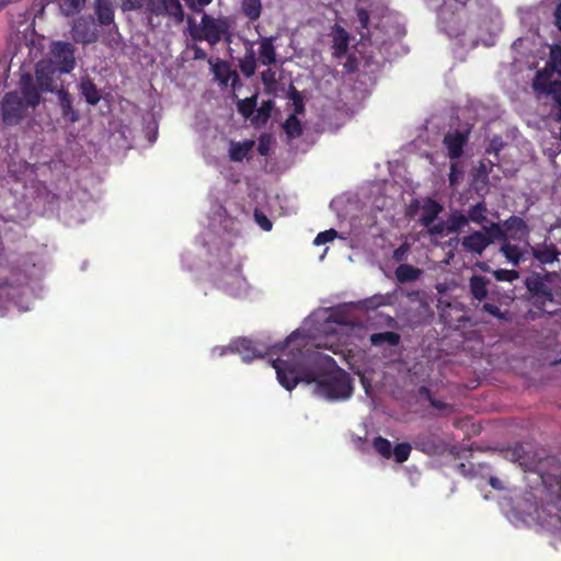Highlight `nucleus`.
I'll return each mask as SVG.
<instances>
[{
  "instance_id": "obj_1",
  "label": "nucleus",
  "mask_w": 561,
  "mask_h": 561,
  "mask_svg": "<svg viewBox=\"0 0 561 561\" xmlns=\"http://www.w3.org/2000/svg\"><path fill=\"white\" fill-rule=\"evenodd\" d=\"M20 91L4 94L1 101L2 121L8 126L19 125L42 101L31 73H23L20 79Z\"/></svg>"
},
{
  "instance_id": "obj_2",
  "label": "nucleus",
  "mask_w": 561,
  "mask_h": 561,
  "mask_svg": "<svg viewBox=\"0 0 561 561\" xmlns=\"http://www.w3.org/2000/svg\"><path fill=\"white\" fill-rule=\"evenodd\" d=\"M272 366L276 370L279 385L288 391H291L300 381L307 383L316 381L312 374L304 371L305 355L300 348L293 350L286 359L273 360Z\"/></svg>"
},
{
  "instance_id": "obj_3",
  "label": "nucleus",
  "mask_w": 561,
  "mask_h": 561,
  "mask_svg": "<svg viewBox=\"0 0 561 561\" xmlns=\"http://www.w3.org/2000/svg\"><path fill=\"white\" fill-rule=\"evenodd\" d=\"M556 277L557 273L531 272L524 280L529 302L538 310L549 314L554 312V310H548V306L554 304L551 283Z\"/></svg>"
},
{
  "instance_id": "obj_4",
  "label": "nucleus",
  "mask_w": 561,
  "mask_h": 561,
  "mask_svg": "<svg viewBox=\"0 0 561 561\" xmlns=\"http://www.w3.org/2000/svg\"><path fill=\"white\" fill-rule=\"evenodd\" d=\"M188 33L194 41H206L209 45L215 46L225 35L230 37L229 24L222 19L204 13L201 25L196 24L194 18H187ZM227 41H230L227 38Z\"/></svg>"
},
{
  "instance_id": "obj_5",
  "label": "nucleus",
  "mask_w": 561,
  "mask_h": 561,
  "mask_svg": "<svg viewBox=\"0 0 561 561\" xmlns=\"http://www.w3.org/2000/svg\"><path fill=\"white\" fill-rule=\"evenodd\" d=\"M317 392L329 400H345L353 393L350 375L339 369L317 380Z\"/></svg>"
},
{
  "instance_id": "obj_6",
  "label": "nucleus",
  "mask_w": 561,
  "mask_h": 561,
  "mask_svg": "<svg viewBox=\"0 0 561 561\" xmlns=\"http://www.w3.org/2000/svg\"><path fill=\"white\" fill-rule=\"evenodd\" d=\"M297 336L298 331H294L283 343L275 344L272 347H267L262 343H256L247 337H240L233 341L229 348L231 352L240 354L244 362H251L254 358L263 357L270 350L284 351Z\"/></svg>"
},
{
  "instance_id": "obj_7",
  "label": "nucleus",
  "mask_w": 561,
  "mask_h": 561,
  "mask_svg": "<svg viewBox=\"0 0 561 561\" xmlns=\"http://www.w3.org/2000/svg\"><path fill=\"white\" fill-rule=\"evenodd\" d=\"M51 66L58 70V73H70L76 68V48L69 42H53L49 49L48 59Z\"/></svg>"
},
{
  "instance_id": "obj_8",
  "label": "nucleus",
  "mask_w": 561,
  "mask_h": 561,
  "mask_svg": "<svg viewBox=\"0 0 561 561\" xmlns=\"http://www.w3.org/2000/svg\"><path fill=\"white\" fill-rule=\"evenodd\" d=\"M146 14L151 23L152 16L171 19L175 24H182L185 19L180 0H146Z\"/></svg>"
},
{
  "instance_id": "obj_9",
  "label": "nucleus",
  "mask_w": 561,
  "mask_h": 561,
  "mask_svg": "<svg viewBox=\"0 0 561 561\" xmlns=\"http://www.w3.org/2000/svg\"><path fill=\"white\" fill-rule=\"evenodd\" d=\"M414 446L417 450L428 456L443 455L448 449V444L445 439L432 430L420 433L415 437Z\"/></svg>"
},
{
  "instance_id": "obj_10",
  "label": "nucleus",
  "mask_w": 561,
  "mask_h": 561,
  "mask_svg": "<svg viewBox=\"0 0 561 561\" xmlns=\"http://www.w3.org/2000/svg\"><path fill=\"white\" fill-rule=\"evenodd\" d=\"M56 73H58V70L55 69L50 62H46L45 60L37 62L34 82L39 94L41 92L57 93L59 89H57Z\"/></svg>"
},
{
  "instance_id": "obj_11",
  "label": "nucleus",
  "mask_w": 561,
  "mask_h": 561,
  "mask_svg": "<svg viewBox=\"0 0 561 561\" xmlns=\"http://www.w3.org/2000/svg\"><path fill=\"white\" fill-rule=\"evenodd\" d=\"M220 287L232 297L240 296L247 288V279L242 275V266L237 264L231 271H224L220 275Z\"/></svg>"
},
{
  "instance_id": "obj_12",
  "label": "nucleus",
  "mask_w": 561,
  "mask_h": 561,
  "mask_svg": "<svg viewBox=\"0 0 561 561\" xmlns=\"http://www.w3.org/2000/svg\"><path fill=\"white\" fill-rule=\"evenodd\" d=\"M469 140V130H449L443 139L447 149L448 157L453 160L459 159L463 154V147Z\"/></svg>"
},
{
  "instance_id": "obj_13",
  "label": "nucleus",
  "mask_w": 561,
  "mask_h": 561,
  "mask_svg": "<svg viewBox=\"0 0 561 561\" xmlns=\"http://www.w3.org/2000/svg\"><path fill=\"white\" fill-rule=\"evenodd\" d=\"M72 38L77 43L91 44L98 39L96 28L91 19L79 18L71 28Z\"/></svg>"
},
{
  "instance_id": "obj_14",
  "label": "nucleus",
  "mask_w": 561,
  "mask_h": 561,
  "mask_svg": "<svg viewBox=\"0 0 561 561\" xmlns=\"http://www.w3.org/2000/svg\"><path fill=\"white\" fill-rule=\"evenodd\" d=\"M503 227L508 234V239L523 241L529 238L530 228L522 217L515 215L508 217L503 221Z\"/></svg>"
},
{
  "instance_id": "obj_15",
  "label": "nucleus",
  "mask_w": 561,
  "mask_h": 561,
  "mask_svg": "<svg viewBox=\"0 0 561 561\" xmlns=\"http://www.w3.org/2000/svg\"><path fill=\"white\" fill-rule=\"evenodd\" d=\"M489 245H491V241L480 230H476L461 239L462 249L471 254L482 255Z\"/></svg>"
},
{
  "instance_id": "obj_16",
  "label": "nucleus",
  "mask_w": 561,
  "mask_h": 561,
  "mask_svg": "<svg viewBox=\"0 0 561 561\" xmlns=\"http://www.w3.org/2000/svg\"><path fill=\"white\" fill-rule=\"evenodd\" d=\"M527 245L534 259L542 265L551 264L559 260L560 252L554 243L543 242L534 247L527 243Z\"/></svg>"
},
{
  "instance_id": "obj_17",
  "label": "nucleus",
  "mask_w": 561,
  "mask_h": 561,
  "mask_svg": "<svg viewBox=\"0 0 561 561\" xmlns=\"http://www.w3.org/2000/svg\"><path fill=\"white\" fill-rule=\"evenodd\" d=\"M57 96L64 119L71 124L78 122L80 119V113L73 107L70 93L64 87H61L57 91Z\"/></svg>"
},
{
  "instance_id": "obj_18",
  "label": "nucleus",
  "mask_w": 561,
  "mask_h": 561,
  "mask_svg": "<svg viewBox=\"0 0 561 561\" xmlns=\"http://www.w3.org/2000/svg\"><path fill=\"white\" fill-rule=\"evenodd\" d=\"M94 12L100 25L107 26L114 23L115 11L113 0H95Z\"/></svg>"
},
{
  "instance_id": "obj_19",
  "label": "nucleus",
  "mask_w": 561,
  "mask_h": 561,
  "mask_svg": "<svg viewBox=\"0 0 561 561\" xmlns=\"http://www.w3.org/2000/svg\"><path fill=\"white\" fill-rule=\"evenodd\" d=\"M442 211L443 206L436 199L426 198L422 205L421 225L430 227Z\"/></svg>"
},
{
  "instance_id": "obj_20",
  "label": "nucleus",
  "mask_w": 561,
  "mask_h": 561,
  "mask_svg": "<svg viewBox=\"0 0 561 561\" xmlns=\"http://www.w3.org/2000/svg\"><path fill=\"white\" fill-rule=\"evenodd\" d=\"M276 37L275 36H268L263 37L260 41V48H259V59L262 65L264 66H271L276 62V48L274 45Z\"/></svg>"
},
{
  "instance_id": "obj_21",
  "label": "nucleus",
  "mask_w": 561,
  "mask_h": 561,
  "mask_svg": "<svg viewBox=\"0 0 561 561\" xmlns=\"http://www.w3.org/2000/svg\"><path fill=\"white\" fill-rule=\"evenodd\" d=\"M79 91L88 104L96 105L101 100V92L93 80L85 76L79 82Z\"/></svg>"
},
{
  "instance_id": "obj_22",
  "label": "nucleus",
  "mask_w": 561,
  "mask_h": 561,
  "mask_svg": "<svg viewBox=\"0 0 561 561\" xmlns=\"http://www.w3.org/2000/svg\"><path fill=\"white\" fill-rule=\"evenodd\" d=\"M438 18L440 23L444 25V30L449 35H458L461 31L460 19L455 16L454 12L449 10L447 4L439 10Z\"/></svg>"
},
{
  "instance_id": "obj_23",
  "label": "nucleus",
  "mask_w": 561,
  "mask_h": 561,
  "mask_svg": "<svg viewBox=\"0 0 561 561\" xmlns=\"http://www.w3.org/2000/svg\"><path fill=\"white\" fill-rule=\"evenodd\" d=\"M214 73L217 79L225 85L231 81V87L236 88L240 83V77L236 70H232L226 61L218 62L214 66Z\"/></svg>"
},
{
  "instance_id": "obj_24",
  "label": "nucleus",
  "mask_w": 561,
  "mask_h": 561,
  "mask_svg": "<svg viewBox=\"0 0 561 561\" xmlns=\"http://www.w3.org/2000/svg\"><path fill=\"white\" fill-rule=\"evenodd\" d=\"M489 279L481 275H473L469 279V290L473 299L482 301L488 297Z\"/></svg>"
},
{
  "instance_id": "obj_25",
  "label": "nucleus",
  "mask_w": 561,
  "mask_h": 561,
  "mask_svg": "<svg viewBox=\"0 0 561 561\" xmlns=\"http://www.w3.org/2000/svg\"><path fill=\"white\" fill-rule=\"evenodd\" d=\"M350 36L348 33L340 25H335V34L333 37L334 57L341 58L348 50Z\"/></svg>"
},
{
  "instance_id": "obj_26",
  "label": "nucleus",
  "mask_w": 561,
  "mask_h": 561,
  "mask_svg": "<svg viewBox=\"0 0 561 561\" xmlns=\"http://www.w3.org/2000/svg\"><path fill=\"white\" fill-rule=\"evenodd\" d=\"M553 71H551L548 67H545L541 70H538L533 79L531 87L534 91L539 95L543 93L549 84H552L554 80H551Z\"/></svg>"
},
{
  "instance_id": "obj_27",
  "label": "nucleus",
  "mask_w": 561,
  "mask_h": 561,
  "mask_svg": "<svg viewBox=\"0 0 561 561\" xmlns=\"http://www.w3.org/2000/svg\"><path fill=\"white\" fill-rule=\"evenodd\" d=\"M488 206L484 201L478 202L471 205L467 211V218L469 222H473L483 226L488 221Z\"/></svg>"
},
{
  "instance_id": "obj_28",
  "label": "nucleus",
  "mask_w": 561,
  "mask_h": 561,
  "mask_svg": "<svg viewBox=\"0 0 561 561\" xmlns=\"http://www.w3.org/2000/svg\"><path fill=\"white\" fill-rule=\"evenodd\" d=\"M369 341L374 346H381L383 344H388L390 346H398L401 342V336L397 332L385 331L373 333L369 337Z\"/></svg>"
},
{
  "instance_id": "obj_29",
  "label": "nucleus",
  "mask_w": 561,
  "mask_h": 561,
  "mask_svg": "<svg viewBox=\"0 0 561 561\" xmlns=\"http://www.w3.org/2000/svg\"><path fill=\"white\" fill-rule=\"evenodd\" d=\"M480 231H482L484 237L491 241V244L495 241L504 242L508 240V234L503 227V222H491L489 226L483 225Z\"/></svg>"
},
{
  "instance_id": "obj_30",
  "label": "nucleus",
  "mask_w": 561,
  "mask_h": 561,
  "mask_svg": "<svg viewBox=\"0 0 561 561\" xmlns=\"http://www.w3.org/2000/svg\"><path fill=\"white\" fill-rule=\"evenodd\" d=\"M421 274L422 271L419 267L410 264H400L394 271L397 280L402 284L416 280Z\"/></svg>"
},
{
  "instance_id": "obj_31",
  "label": "nucleus",
  "mask_w": 561,
  "mask_h": 561,
  "mask_svg": "<svg viewBox=\"0 0 561 561\" xmlns=\"http://www.w3.org/2000/svg\"><path fill=\"white\" fill-rule=\"evenodd\" d=\"M254 146L253 140H244L242 142H231L229 157L234 162H241Z\"/></svg>"
},
{
  "instance_id": "obj_32",
  "label": "nucleus",
  "mask_w": 561,
  "mask_h": 561,
  "mask_svg": "<svg viewBox=\"0 0 561 561\" xmlns=\"http://www.w3.org/2000/svg\"><path fill=\"white\" fill-rule=\"evenodd\" d=\"M500 252L514 266H518L519 263L524 260L523 251L519 249V247L516 244H512L511 242H508V240L503 242V244L500 248Z\"/></svg>"
},
{
  "instance_id": "obj_33",
  "label": "nucleus",
  "mask_w": 561,
  "mask_h": 561,
  "mask_svg": "<svg viewBox=\"0 0 561 561\" xmlns=\"http://www.w3.org/2000/svg\"><path fill=\"white\" fill-rule=\"evenodd\" d=\"M239 68L247 78L254 76L256 70V58L252 47H250L244 57L239 60Z\"/></svg>"
},
{
  "instance_id": "obj_34",
  "label": "nucleus",
  "mask_w": 561,
  "mask_h": 561,
  "mask_svg": "<svg viewBox=\"0 0 561 561\" xmlns=\"http://www.w3.org/2000/svg\"><path fill=\"white\" fill-rule=\"evenodd\" d=\"M242 13L252 22L260 19L262 13L261 0H242L241 2Z\"/></svg>"
},
{
  "instance_id": "obj_35",
  "label": "nucleus",
  "mask_w": 561,
  "mask_h": 561,
  "mask_svg": "<svg viewBox=\"0 0 561 561\" xmlns=\"http://www.w3.org/2000/svg\"><path fill=\"white\" fill-rule=\"evenodd\" d=\"M447 234H450L460 231L462 228L468 226L469 221L467 215L457 210L450 214V216L447 219Z\"/></svg>"
},
{
  "instance_id": "obj_36",
  "label": "nucleus",
  "mask_w": 561,
  "mask_h": 561,
  "mask_svg": "<svg viewBox=\"0 0 561 561\" xmlns=\"http://www.w3.org/2000/svg\"><path fill=\"white\" fill-rule=\"evenodd\" d=\"M283 128L289 138H298L302 135V126L296 114H290L283 124Z\"/></svg>"
},
{
  "instance_id": "obj_37",
  "label": "nucleus",
  "mask_w": 561,
  "mask_h": 561,
  "mask_svg": "<svg viewBox=\"0 0 561 561\" xmlns=\"http://www.w3.org/2000/svg\"><path fill=\"white\" fill-rule=\"evenodd\" d=\"M546 67H548L551 71L561 77V46L554 44L550 47L549 59L546 62Z\"/></svg>"
},
{
  "instance_id": "obj_38",
  "label": "nucleus",
  "mask_w": 561,
  "mask_h": 561,
  "mask_svg": "<svg viewBox=\"0 0 561 561\" xmlns=\"http://www.w3.org/2000/svg\"><path fill=\"white\" fill-rule=\"evenodd\" d=\"M481 311L501 320L503 322H508L511 320V314L508 310L502 311L500 307L493 302H484L481 307Z\"/></svg>"
},
{
  "instance_id": "obj_39",
  "label": "nucleus",
  "mask_w": 561,
  "mask_h": 561,
  "mask_svg": "<svg viewBox=\"0 0 561 561\" xmlns=\"http://www.w3.org/2000/svg\"><path fill=\"white\" fill-rule=\"evenodd\" d=\"M373 447L381 457L390 459L392 457V445L390 440L382 436H377L373 440Z\"/></svg>"
},
{
  "instance_id": "obj_40",
  "label": "nucleus",
  "mask_w": 561,
  "mask_h": 561,
  "mask_svg": "<svg viewBox=\"0 0 561 561\" xmlns=\"http://www.w3.org/2000/svg\"><path fill=\"white\" fill-rule=\"evenodd\" d=\"M256 100H257L256 95H252L250 98L239 100L237 103L238 112L244 118H249L250 116H252V114L254 113V111L256 108V104H257Z\"/></svg>"
},
{
  "instance_id": "obj_41",
  "label": "nucleus",
  "mask_w": 561,
  "mask_h": 561,
  "mask_svg": "<svg viewBox=\"0 0 561 561\" xmlns=\"http://www.w3.org/2000/svg\"><path fill=\"white\" fill-rule=\"evenodd\" d=\"M85 0H60V11L66 16L77 14L84 5Z\"/></svg>"
},
{
  "instance_id": "obj_42",
  "label": "nucleus",
  "mask_w": 561,
  "mask_h": 561,
  "mask_svg": "<svg viewBox=\"0 0 561 561\" xmlns=\"http://www.w3.org/2000/svg\"><path fill=\"white\" fill-rule=\"evenodd\" d=\"M288 98L293 101L294 113L296 115L305 113V102L301 93L293 85H289Z\"/></svg>"
},
{
  "instance_id": "obj_43",
  "label": "nucleus",
  "mask_w": 561,
  "mask_h": 561,
  "mask_svg": "<svg viewBox=\"0 0 561 561\" xmlns=\"http://www.w3.org/2000/svg\"><path fill=\"white\" fill-rule=\"evenodd\" d=\"M411 450L409 443H399L392 448V457L398 463H403L409 459Z\"/></svg>"
},
{
  "instance_id": "obj_44",
  "label": "nucleus",
  "mask_w": 561,
  "mask_h": 561,
  "mask_svg": "<svg viewBox=\"0 0 561 561\" xmlns=\"http://www.w3.org/2000/svg\"><path fill=\"white\" fill-rule=\"evenodd\" d=\"M493 276L499 282H508L513 283L514 280L519 278V272L516 270H505V268H499L495 271H492Z\"/></svg>"
},
{
  "instance_id": "obj_45",
  "label": "nucleus",
  "mask_w": 561,
  "mask_h": 561,
  "mask_svg": "<svg viewBox=\"0 0 561 561\" xmlns=\"http://www.w3.org/2000/svg\"><path fill=\"white\" fill-rule=\"evenodd\" d=\"M539 95H545L551 98L553 103L561 101V81L554 80L552 84H549V88Z\"/></svg>"
},
{
  "instance_id": "obj_46",
  "label": "nucleus",
  "mask_w": 561,
  "mask_h": 561,
  "mask_svg": "<svg viewBox=\"0 0 561 561\" xmlns=\"http://www.w3.org/2000/svg\"><path fill=\"white\" fill-rule=\"evenodd\" d=\"M336 237H337V231L335 229L331 228L329 230L319 232L318 236L316 237L313 243L316 245L325 244L328 242L333 241Z\"/></svg>"
},
{
  "instance_id": "obj_47",
  "label": "nucleus",
  "mask_w": 561,
  "mask_h": 561,
  "mask_svg": "<svg viewBox=\"0 0 561 561\" xmlns=\"http://www.w3.org/2000/svg\"><path fill=\"white\" fill-rule=\"evenodd\" d=\"M254 218H255V221L256 224L264 230V231H270L273 227V224L272 221L267 218V216L265 214H263L262 211L260 210H255L254 211Z\"/></svg>"
},
{
  "instance_id": "obj_48",
  "label": "nucleus",
  "mask_w": 561,
  "mask_h": 561,
  "mask_svg": "<svg viewBox=\"0 0 561 561\" xmlns=\"http://www.w3.org/2000/svg\"><path fill=\"white\" fill-rule=\"evenodd\" d=\"M261 79L265 88L272 89L276 84V73L272 69H266L262 71Z\"/></svg>"
},
{
  "instance_id": "obj_49",
  "label": "nucleus",
  "mask_w": 561,
  "mask_h": 561,
  "mask_svg": "<svg viewBox=\"0 0 561 561\" xmlns=\"http://www.w3.org/2000/svg\"><path fill=\"white\" fill-rule=\"evenodd\" d=\"M146 8V0H122V9L124 11H136Z\"/></svg>"
},
{
  "instance_id": "obj_50",
  "label": "nucleus",
  "mask_w": 561,
  "mask_h": 561,
  "mask_svg": "<svg viewBox=\"0 0 561 561\" xmlns=\"http://www.w3.org/2000/svg\"><path fill=\"white\" fill-rule=\"evenodd\" d=\"M272 101L263 102L262 105L257 110V115L261 117L264 122H266L271 116L272 111Z\"/></svg>"
},
{
  "instance_id": "obj_51",
  "label": "nucleus",
  "mask_w": 561,
  "mask_h": 561,
  "mask_svg": "<svg viewBox=\"0 0 561 561\" xmlns=\"http://www.w3.org/2000/svg\"><path fill=\"white\" fill-rule=\"evenodd\" d=\"M270 151V137L267 135H261L259 138L257 152L261 156H267Z\"/></svg>"
},
{
  "instance_id": "obj_52",
  "label": "nucleus",
  "mask_w": 561,
  "mask_h": 561,
  "mask_svg": "<svg viewBox=\"0 0 561 561\" xmlns=\"http://www.w3.org/2000/svg\"><path fill=\"white\" fill-rule=\"evenodd\" d=\"M357 20L362 28H367L369 24V13L364 8H356Z\"/></svg>"
},
{
  "instance_id": "obj_53",
  "label": "nucleus",
  "mask_w": 561,
  "mask_h": 561,
  "mask_svg": "<svg viewBox=\"0 0 561 561\" xmlns=\"http://www.w3.org/2000/svg\"><path fill=\"white\" fill-rule=\"evenodd\" d=\"M447 227H448V224L447 221H440L436 225H431L428 228V233L432 234V236H438V234H443V233H447Z\"/></svg>"
},
{
  "instance_id": "obj_54",
  "label": "nucleus",
  "mask_w": 561,
  "mask_h": 561,
  "mask_svg": "<svg viewBox=\"0 0 561 561\" xmlns=\"http://www.w3.org/2000/svg\"><path fill=\"white\" fill-rule=\"evenodd\" d=\"M213 0H185L187 7L194 12H201L204 7L208 5Z\"/></svg>"
},
{
  "instance_id": "obj_55",
  "label": "nucleus",
  "mask_w": 561,
  "mask_h": 561,
  "mask_svg": "<svg viewBox=\"0 0 561 561\" xmlns=\"http://www.w3.org/2000/svg\"><path fill=\"white\" fill-rule=\"evenodd\" d=\"M408 251H409V245L405 243L401 244L399 248H397L393 251V254H392L393 260H396L398 262L405 260Z\"/></svg>"
},
{
  "instance_id": "obj_56",
  "label": "nucleus",
  "mask_w": 561,
  "mask_h": 561,
  "mask_svg": "<svg viewBox=\"0 0 561 561\" xmlns=\"http://www.w3.org/2000/svg\"><path fill=\"white\" fill-rule=\"evenodd\" d=\"M191 49L194 53L195 60H204L207 57V53L198 45L194 44L191 46Z\"/></svg>"
},
{
  "instance_id": "obj_57",
  "label": "nucleus",
  "mask_w": 561,
  "mask_h": 561,
  "mask_svg": "<svg viewBox=\"0 0 561 561\" xmlns=\"http://www.w3.org/2000/svg\"><path fill=\"white\" fill-rule=\"evenodd\" d=\"M553 18H554V25L561 32V1L559 3H557V5L554 8Z\"/></svg>"
},
{
  "instance_id": "obj_58",
  "label": "nucleus",
  "mask_w": 561,
  "mask_h": 561,
  "mask_svg": "<svg viewBox=\"0 0 561 561\" xmlns=\"http://www.w3.org/2000/svg\"><path fill=\"white\" fill-rule=\"evenodd\" d=\"M459 170L457 168V163L450 164V172H449V183L454 185L458 181L459 176Z\"/></svg>"
},
{
  "instance_id": "obj_59",
  "label": "nucleus",
  "mask_w": 561,
  "mask_h": 561,
  "mask_svg": "<svg viewBox=\"0 0 561 561\" xmlns=\"http://www.w3.org/2000/svg\"><path fill=\"white\" fill-rule=\"evenodd\" d=\"M551 113L557 122L561 123V100L552 104Z\"/></svg>"
},
{
  "instance_id": "obj_60",
  "label": "nucleus",
  "mask_w": 561,
  "mask_h": 561,
  "mask_svg": "<svg viewBox=\"0 0 561 561\" xmlns=\"http://www.w3.org/2000/svg\"><path fill=\"white\" fill-rule=\"evenodd\" d=\"M490 485L495 490H503V483L502 481L496 477H491L489 480Z\"/></svg>"
},
{
  "instance_id": "obj_61",
  "label": "nucleus",
  "mask_w": 561,
  "mask_h": 561,
  "mask_svg": "<svg viewBox=\"0 0 561 561\" xmlns=\"http://www.w3.org/2000/svg\"><path fill=\"white\" fill-rule=\"evenodd\" d=\"M428 401H430L431 407L438 409V410H444L448 407L445 402H443L440 400L433 399V398H430Z\"/></svg>"
},
{
  "instance_id": "obj_62",
  "label": "nucleus",
  "mask_w": 561,
  "mask_h": 561,
  "mask_svg": "<svg viewBox=\"0 0 561 561\" xmlns=\"http://www.w3.org/2000/svg\"><path fill=\"white\" fill-rule=\"evenodd\" d=\"M419 391L422 396L426 397L427 400H430V398H432L431 390L427 387L422 386V387H420Z\"/></svg>"
},
{
  "instance_id": "obj_63",
  "label": "nucleus",
  "mask_w": 561,
  "mask_h": 561,
  "mask_svg": "<svg viewBox=\"0 0 561 561\" xmlns=\"http://www.w3.org/2000/svg\"><path fill=\"white\" fill-rule=\"evenodd\" d=\"M419 295L420 293L417 290H413V291H409L407 294V297L411 300V301H414L419 298Z\"/></svg>"
},
{
  "instance_id": "obj_64",
  "label": "nucleus",
  "mask_w": 561,
  "mask_h": 561,
  "mask_svg": "<svg viewBox=\"0 0 561 561\" xmlns=\"http://www.w3.org/2000/svg\"><path fill=\"white\" fill-rule=\"evenodd\" d=\"M478 267H479L481 271H483V272H488V273H489V272H492V271H491V268H490V266H489V265H488V263H485V262H481V263H479V264H478Z\"/></svg>"
}]
</instances>
